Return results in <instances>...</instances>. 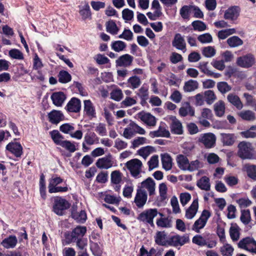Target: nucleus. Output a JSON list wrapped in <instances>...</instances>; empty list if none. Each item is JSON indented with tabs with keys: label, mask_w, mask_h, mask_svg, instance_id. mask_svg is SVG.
Returning a JSON list of instances; mask_svg holds the SVG:
<instances>
[{
	"label": "nucleus",
	"mask_w": 256,
	"mask_h": 256,
	"mask_svg": "<svg viewBox=\"0 0 256 256\" xmlns=\"http://www.w3.org/2000/svg\"><path fill=\"white\" fill-rule=\"evenodd\" d=\"M142 162L137 158L132 159L126 164V166L130 172L132 176L137 178L142 171Z\"/></svg>",
	"instance_id": "nucleus-6"
},
{
	"label": "nucleus",
	"mask_w": 256,
	"mask_h": 256,
	"mask_svg": "<svg viewBox=\"0 0 256 256\" xmlns=\"http://www.w3.org/2000/svg\"><path fill=\"white\" fill-rule=\"evenodd\" d=\"M155 152V148L152 146H148L140 148L138 153L144 158L146 159L150 154Z\"/></svg>",
	"instance_id": "nucleus-36"
},
{
	"label": "nucleus",
	"mask_w": 256,
	"mask_h": 256,
	"mask_svg": "<svg viewBox=\"0 0 256 256\" xmlns=\"http://www.w3.org/2000/svg\"><path fill=\"white\" fill-rule=\"evenodd\" d=\"M221 140L224 146L232 145L236 140V137L232 134L222 133L220 134Z\"/></svg>",
	"instance_id": "nucleus-32"
},
{
	"label": "nucleus",
	"mask_w": 256,
	"mask_h": 256,
	"mask_svg": "<svg viewBox=\"0 0 256 256\" xmlns=\"http://www.w3.org/2000/svg\"><path fill=\"white\" fill-rule=\"evenodd\" d=\"M128 83L130 84V87L132 89H136L140 86L141 84V81L138 76H134L130 77L128 79Z\"/></svg>",
	"instance_id": "nucleus-47"
},
{
	"label": "nucleus",
	"mask_w": 256,
	"mask_h": 256,
	"mask_svg": "<svg viewBox=\"0 0 256 256\" xmlns=\"http://www.w3.org/2000/svg\"><path fill=\"white\" fill-rule=\"evenodd\" d=\"M198 40L202 44L210 43L212 42V36L208 33H206L200 35L198 37Z\"/></svg>",
	"instance_id": "nucleus-62"
},
{
	"label": "nucleus",
	"mask_w": 256,
	"mask_h": 256,
	"mask_svg": "<svg viewBox=\"0 0 256 256\" xmlns=\"http://www.w3.org/2000/svg\"><path fill=\"white\" fill-rule=\"evenodd\" d=\"M192 6H184L180 10V14L184 19H188Z\"/></svg>",
	"instance_id": "nucleus-50"
},
{
	"label": "nucleus",
	"mask_w": 256,
	"mask_h": 256,
	"mask_svg": "<svg viewBox=\"0 0 256 256\" xmlns=\"http://www.w3.org/2000/svg\"><path fill=\"white\" fill-rule=\"evenodd\" d=\"M122 97L123 94L120 89H114L110 92V98L118 102L120 101L122 99Z\"/></svg>",
	"instance_id": "nucleus-52"
},
{
	"label": "nucleus",
	"mask_w": 256,
	"mask_h": 256,
	"mask_svg": "<svg viewBox=\"0 0 256 256\" xmlns=\"http://www.w3.org/2000/svg\"><path fill=\"white\" fill-rule=\"evenodd\" d=\"M210 216V214L208 210H204L200 218L194 222L192 230L199 232L200 230L204 227Z\"/></svg>",
	"instance_id": "nucleus-9"
},
{
	"label": "nucleus",
	"mask_w": 256,
	"mask_h": 256,
	"mask_svg": "<svg viewBox=\"0 0 256 256\" xmlns=\"http://www.w3.org/2000/svg\"><path fill=\"white\" fill-rule=\"evenodd\" d=\"M192 25L193 26L194 29L196 30L203 31L206 28V24L200 20L194 21L192 22Z\"/></svg>",
	"instance_id": "nucleus-57"
},
{
	"label": "nucleus",
	"mask_w": 256,
	"mask_h": 256,
	"mask_svg": "<svg viewBox=\"0 0 256 256\" xmlns=\"http://www.w3.org/2000/svg\"><path fill=\"white\" fill-rule=\"evenodd\" d=\"M241 221L244 224H248L250 220V212L248 210H242Z\"/></svg>",
	"instance_id": "nucleus-58"
},
{
	"label": "nucleus",
	"mask_w": 256,
	"mask_h": 256,
	"mask_svg": "<svg viewBox=\"0 0 256 256\" xmlns=\"http://www.w3.org/2000/svg\"><path fill=\"white\" fill-rule=\"evenodd\" d=\"M86 232L85 226H78L72 230L70 233H65L66 242L67 244L75 242L76 240L82 238Z\"/></svg>",
	"instance_id": "nucleus-3"
},
{
	"label": "nucleus",
	"mask_w": 256,
	"mask_h": 256,
	"mask_svg": "<svg viewBox=\"0 0 256 256\" xmlns=\"http://www.w3.org/2000/svg\"><path fill=\"white\" fill-rule=\"evenodd\" d=\"M210 178L208 177L204 176L198 180L196 184L201 190L208 191L210 189Z\"/></svg>",
	"instance_id": "nucleus-30"
},
{
	"label": "nucleus",
	"mask_w": 256,
	"mask_h": 256,
	"mask_svg": "<svg viewBox=\"0 0 256 256\" xmlns=\"http://www.w3.org/2000/svg\"><path fill=\"white\" fill-rule=\"evenodd\" d=\"M238 154L242 159H251L253 155L252 151L253 148L251 143L246 142H242L238 145Z\"/></svg>",
	"instance_id": "nucleus-5"
},
{
	"label": "nucleus",
	"mask_w": 256,
	"mask_h": 256,
	"mask_svg": "<svg viewBox=\"0 0 256 256\" xmlns=\"http://www.w3.org/2000/svg\"><path fill=\"white\" fill-rule=\"evenodd\" d=\"M122 174L119 170H114L111 173V181L113 184H118L122 180Z\"/></svg>",
	"instance_id": "nucleus-53"
},
{
	"label": "nucleus",
	"mask_w": 256,
	"mask_h": 256,
	"mask_svg": "<svg viewBox=\"0 0 256 256\" xmlns=\"http://www.w3.org/2000/svg\"><path fill=\"white\" fill-rule=\"evenodd\" d=\"M198 86V84L196 80H190L185 82L184 89L185 92H191L197 89Z\"/></svg>",
	"instance_id": "nucleus-41"
},
{
	"label": "nucleus",
	"mask_w": 256,
	"mask_h": 256,
	"mask_svg": "<svg viewBox=\"0 0 256 256\" xmlns=\"http://www.w3.org/2000/svg\"><path fill=\"white\" fill-rule=\"evenodd\" d=\"M50 122L57 124L64 119V115L60 111L53 110L48 114Z\"/></svg>",
	"instance_id": "nucleus-26"
},
{
	"label": "nucleus",
	"mask_w": 256,
	"mask_h": 256,
	"mask_svg": "<svg viewBox=\"0 0 256 256\" xmlns=\"http://www.w3.org/2000/svg\"><path fill=\"white\" fill-rule=\"evenodd\" d=\"M214 110L218 116H222L225 112V105L222 100H219L214 104Z\"/></svg>",
	"instance_id": "nucleus-37"
},
{
	"label": "nucleus",
	"mask_w": 256,
	"mask_h": 256,
	"mask_svg": "<svg viewBox=\"0 0 256 256\" xmlns=\"http://www.w3.org/2000/svg\"><path fill=\"white\" fill-rule=\"evenodd\" d=\"M202 53L206 58H212L216 54V50L210 46L205 47L203 48Z\"/></svg>",
	"instance_id": "nucleus-56"
},
{
	"label": "nucleus",
	"mask_w": 256,
	"mask_h": 256,
	"mask_svg": "<svg viewBox=\"0 0 256 256\" xmlns=\"http://www.w3.org/2000/svg\"><path fill=\"white\" fill-rule=\"evenodd\" d=\"M156 184L154 180L150 178H146L140 184V186L138 188L145 190L146 189L150 196H152L155 194Z\"/></svg>",
	"instance_id": "nucleus-17"
},
{
	"label": "nucleus",
	"mask_w": 256,
	"mask_h": 256,
	"mask_svg": "<svg viewBox=\"0 0 256 256\" xmlns=\"http://www.w3.org/2000/svg\"><path fill=\"white\" fill-rule=\"evenodd\" d=\"M227 99L228 102L234 106L238 110H240L244 106L243 104L238 96L234 94H230L227 96Z\"/></svg>",
	"instance_id": "nucleus-28"
},
{
	"label": "nucleus",
	"mask_w": 256,
	"mask_h": 256,
	"mask_svg": "<svg viewBox=\"0 0 256 256\" xmlns=\"http://www.w3.org/2000/svg\"><path fill=\"white\" fill-rule=\"evenodd\" d=\"M244 168L248 176L253 180H256V166L246 164Z\"/></svg>",
	"instance_id": "nucleus-45"
},
{
	"label": "nucleus",
	"mask_w": 256,
	"mask_h": 256,
	"mask_svg": "<svg viewBox=\"0 0 256 256\" xmlns=\"http://www.w3.org/2000/svg\"><path fill=\"white\" fill-rule=\"evenodd\" d=\"M159 192L162 200H164L166 198V194L168 188L166 184L164 183H162L159 185Z\"/></svg>",
	"instance_id": "nucleus-61"
},
{
	"label": "nucleus",
	"mask_w": 256,
	"mask_h": 256,
	"mask_svg": "<svg viewBox=\"0 0 256 256\" xmlns=\"http://www.w3.org/2000/svg\"><path fill=\"white\" fill-rule=\"evenodd\" d=\"M60 130L62 132L69 134L70 136L72 133L74 131V128L72 124H64L60 126Z\"/></svg>",
	"instance_id": "nucleus-54"
},
{
	"label": "nucleus",
	"mask_w": 256,
	"mask_h": 256,
	"mask_svg": "<svg viewBox=\"0 0 256 256\" xmlns=\"http://www.w3.org/2000/svg\"><path fill=\"white\" fill-rule=\"evenodd\" d=\"M148 194L146 191L142 188H138L134 198V202L138 208H142L146 204Z\"/></svg>",
	"instance_id": "nucleus-14"
},
{
	"label": "nucleus",
	"mask_w": 256,
	"mask_h": 256,
	"mask_svg": "<svg viewBox=\"0 0 256 256\" xmlns=\"http://www.w3.org/2000/svg\"><path fill=\"white\" fill-rule=\"evenodd\" d=\"M156 225L158 227L168 228L172 226V220L168 218H162L158 219L156 222Z\"/></svg>",
	"instance_id": "nucleus-39"
},
{
	"label": "nucleus",
	"mask_w": 256,
	"mask_h": 256,
	"mask_svg": "<svg viewBox=\"0 0 256 256\" xmlns=\"http://www.w3.org/2000/svg\"><path fill=\"white\" fill-rule=\"evenodd\" d=\"M162 162L163 168L166 170H170L172 168V158L168 154H161Z\"/></svg>",
	"instance_id": "nucleus-34"
},
{
	"label": "nucleus",
	"mask_w": 256,
	"mask_h": 256,
	"mask_svg": "<svg viewBox=\"0 0 256 256\" xmlns=\"http://www.w3.org/2000/svg\"><path fill=\"white\" fill-rule=\"evenodd\" d=\"M189 241V237L187 235L180 236L176 234L169 236L167 243V246L174 247L181 246Z\"/></svg>",
	"instance_id": "nucleus-7"
},
{
	"label": "nucleus",
	"mask_w": 256,
	"mask_h": 256,
	"mask_svg": "<svg viewBox=\"0 0 256 256\" xmlns=\"http://www.w3.org/2000/svg\"><path fill=\"white\" fill-rule=\"evenodd\" d=\"M218 88L219 91L222 93H226L231 90V86L227 82H218L217 84Z\"/></svg>",
	"instance_id": "nucleus-55"
},
{
	"label": "nucleus",
	"mask_w": 256,
	"mask_h": 256,
	"mask_svg": "<svg viewBox=\"0 0 256 256\" xmlns=\"http://www.w3.org/2000/svg\"><path fill=\"white\" fill-rule=\"evenodd\" d=\"M66 110L70 112H78L81 109V103L79 99L72 98L68 103Z\"/></svg>",
	"instance_id": "nucleus-16"
},
{
	"label": "nucleus",
	"mask_w": 256,
	"mask_h": 256,
	"mask_svg": "<svg viewBox=\"0 0 256 256\" xmlns=\"http://www.w3.org/2000/svg\"><path fill=\"white\" fill-rule=\"evenodd\" d=\"M18 243V239L15 236H10L5 238L1 242V244L6 248H14Z\"/></svg>",
	"instance_id": "nucleus-27"
},
{
	"label": "nucleus",
	"mask_w": 256,
	"mask_h": 256,
	"mask_svg": "<svg viewBox=\"0 0 256 256\" xmlns=\"http://www.w3.org/2000/svg\"><path fill=\"white\" fill-rule=\"evenodd\" d=\"M84 110L90 117H95V110L90 100H85L84 101Z\"/></svg>",
	"instance_id": "nucleus-35"
},
{
	"label": "nucleus",
	"mask_w": 256,
	"mask_h": 256,
	"mask_svg": "<svg viewBox=\"0 0 256 256\" xmlns=\"http://www.w3.org/2000/svg\"><path fill=\"white\" fill-rule=\"evenodd\" d=\"M130 126L134 130V134H144L146 132L145 130L134 122H130Z\"/></svg>",
	"instance_id": "nucleus-60"
},
{
	"label": "nucleus",
	"mask_w": 256,
	"mask_h": 256,
	"mask_svg": "<svg viewBox=\"0 0 256 256\" xmlns=\"http://www.w3.org/2000/svg\"><path fill=\"white\" fill-rule=\"evenodd\" d=\"M50 134L56 144L61 146L70 152H74L76 150L74 144L70 141L64 140V136L58 130H52L50 132Z\"/></svg>",
	"instance_id": "nucleus-1"
},
{
	"label": "nucleus",
	"mask_w": 256,
	"mask_h": 256,
	"mask_svg": "<svg viewBox=\"0 0 256 256\" xmlns=\"http://www.w3.org/2000/svg\"><path fill=\"white\" fill-rule=\"evenodd\" d=\"M63 182V180L58 176H53L49 180L48 188L58 186Z\"/></svg>",
	"instance_id": "nucleus-64"
},
{
	"label": "nucleus",
	"mask_w": 256,
	"mask_h": 256,
	"mask_svg": "<svg viewBox=\"0 0 256 256\" xmlns=\"http://www.w3.org/2000/svg\"><path fill=\"white\" fill-rule=\"evenodd\" d=\"M156 244L162 246H167L168 236L165 231H158L154 236Z\"/></svg>",
	"instance_id": "nucleus-19"
},
{
	"label": "nucleus",
	"mask_w": 256,
	"mask_h": 256,
	"mask_svg": "<svg viewBox=\"0 0 256 256\" xmlns=\"http://www.w3.org/2000/svg\"><path fill=\"white\" fill-rule=\"evenodd\" d=\"M227 43L231 48H236L242 46L243 41L238 36H232L227 40Z\"/></svg>",
	"instance_id": "nucleus-38"
},
{
	"label": "nucleus",
	"mask_w": 256,
	"mask_h": 256,
	"mask_svg": "<svg viewBox=\"0 0 256 256\" xmlns=\"http://www.w3.org/2000/svg\"><path fill=\"white\" fill-rule=\"evenodd\" d=\"M204 96L206 98V100L208 104H212L214 101L216 100V96L213 90H208L204 92Z\"/></svg>",
	"instance_id": "nucleus-48"
},
{
	"label": "nucleus",
	"mask_w": 256,
	"mask_h": 256,
	"mask_svg": "<svg viewBox=\"0 0 256 256\" xmlns=\"http://www.w3.org/2000/svg\"><path fill=\"white\" fill-rule=\"evenodd\" d=\"M134 60L132 56L129 54H124L120 56L116 60V67L127 68L130 66Z\"/></svg>",
	"instance_id": "nucleus-15"
},
{
	"label": "nucleus",
	"mask_w": 256,
	"mask_h": 256,
	"mask_svg": "<svg viewBox=\"0 0 256 256\" xmlns=\"http://www.w3.org/2000/svg\"><path fill=\"white\" fill-rule=\"evenodd\" d=\"M72 217L80 223L84 222L87 218L86 212L82 210L78 212L76 206H74L72 207Z\"/></svg>",
	"instance_id": "nucleus-20"
},
{
	"label": "nucleus",
	"mask_w": 256,
	"mask_h": 256,
	"mask_svg": "<svg viewBox=\"0 0 256 256\" xmlns=\"http://www.w3.org/2000/svg\"><path fill=\"white\" fill-rule=\"evenodd\" d=\"M126 47V44L120 40L115 41L112 44V48L116 52L123 50Z\"/></svg>",
	"instance_id": "nucleus-51"
},
{
	"label": "nucleus",
	"mask_w": 256,
	"mask_h": 256,
	"mask_svg": "<svg viewBox=\"0 0 256 256\" xmlns=\"http://www.w3.org/2000/svg\"><path fill=\"white\" fill-rule=\"evenodd\" d=\"M238 115L243 120L253 122L256 120L255 113L250 110H244L238 113Z\"/></svg>",
	"instance_id": "nucleus-29"
},
{
	"label": "nucleus",
	"mask_w": 256,
	"mask_h": 256,
	"mask_svg": "<svg viewBox=\"0 0 256 256\" xmlns=\"http://www.w3.org/2000/svg\"><path fill=\"white\" fill-rule=\"evenodd\" d=\"M234 250L231 245L226 244L220 248V252L222 256H232Z\"/></svg>",
	"instance_id": "nucleus-46"
},
{
	"label": "nucleus",
	"mask_w": 256,
	"mask_h": 256,
	"mask_svg": "<svg viewBox=\"0 0 256 256\" xmlns=\"http://www.w3.org/2000/svg\"><path fill=\"white\" fill-rule=\"evenodd\" d=\"M236 33L235 28H228L220 30L218 32V36L220 39L224 40L229 36Z\"/></svg>",
	"instance_id": "nucleus-44"
},
{
	"label": "nucleus",
	"mask_w": 256,
	"mask_h": 256,
	"mask_svg": "<svg viewBox=\"0 0 256 256\" xmlns=\"http://www.w3.org/2000/svg\"><path fill=\"white\" fill-rule=\"evenodd\" d=\"M238 246L256 254V242L252 238L246 237L242 239L238 243Z\"/></svg>",
	"instance_id": "nucleus-8"
},
{
	"label": "nucleus",
	"mask_w": 256,
	"mask_h": 256,
	"mask_svg": "<svg viewBox=\"0 0 256 256\" xmlns=\"http://www.w3.org/2000/svg\"><path fill=\"white\" fill-rule=\"evenodd\" d=\"M236 63L240 67L248 68L254 64L255 58L252 54H248L238 58Z\"/></svg>",
	"instance_id": "nucleus-10"
},
{
	"label": "nucleus",
	"mask_w": 256,
	"mask_h": 256,
	"mask_svg": "<svg viewBox=\"0 0 256 256\" xmlns=\"http://www.w3.org/2000/svg\"><path fill=\"white\" fill-rule=\"evenodd\" d=\"M6 149L13 154L16 157H20L22 153V146L18 142L9 143L6 146Z\"/></svg>",
	"instance_id": "nucleus-21"
},
{
	"label": "nucleus",
	"mask_w": 256,
	"mask_h": 256,
	"mask_svg": "<svg viewBox=\"0 0 256 256\" xmlns=\"http://www.w3.org/2000/svg\"><path fill=\"white\" fill-rule=\"evenodd\" d=\"M137 95L142 101H146L148 97V89L144 86L141 87L138 90Z\"/></svg>",
	"instance_id": "nucleus-59"
},
{
	"label": "nucleus",
	"mask_w": 256,
	"mask_h": 256,
	"mask_svg": "<svg viewBox=\"0 0 256 256\" xmlns=\"http://www.w3.org/2000/svg\"><path fill=\"white\" fill-rule=\"evenodd\" d=\"M230 234L231 238L234 240H237L240 238V234L236 226H232L230 229Z\"/></svg>",
	"instance_id": "nucleus-63"
},
{
	"label": "nucleus",
	"mask_w": 256,
	"mask_h": 256,
	"mask_svg": "<svg viewBox=\"0 0 256 256\" xmlns=\"http://www.w3.org/2000/svg\"><path fill=\"white\" fill-rule=\"evenodd\" d=\"M149 135L151 138L160 136L168 138L170 136V134L168 130L160 126L157 130L150 132Z\"/></svg>",
	"instance_id": "nucleus-33"
},
{
	"label": "nucleus",
	"mask_w": 256,
	"mask_h": 256,
	"mask_svg": "<svg viewBox=\"0 0 256 256\" xmlns=\"http://www.w3.org/2000/svg\"><path fill=\"white\" fill-rule=\"evenodd\" d=\"M71 80V76L66 71H60L58 74V80L61 83H67Z\"/></svg>",
	"instance_id": "nucleus-49"
},
{
	"label": "nucleus",
	"mask_w": 256,
	"mask_h": 256,
	"mask_svg": "<svg viewBox=\"0 0 256 256\" xmlns=\"http://www.w3.org/2000/svg\"><path fill=\"white\" fill-rule=\"evenodd\" d=\"M136 116L144 124L149 126H154L156 125V117L149 112L144 111L137 114Z\"/></svg>",
	"instance_id": "nucleus-11"
},
{
	"label": "nucleus",
	"mask_w": 256,
	"mask_h": 256,
	"mask_svg": "<svg viewBox=\"0 0 256 256\" xmlns=\"http://www.w3.org/2000/svg\"><path fill=\"white\" fill-rule=\"evenodd\" d=\"M240 135L244 138H256V126L254 125L246 130L240 132Z\"/></svg>",
	"instance_id": "nucleus-40"
},
{
	"label": "nucleus",
	"mask_w": 256,
	"mask_h": 256,
	"mask_svg": "<svg viewBox=\"0 0 256 256\" xmlns=\"http://www.w3.org/2000/svg\"><path fill=\"white\" fill-rule=\"evenodd\" d=\"M216 137L212 133L208 132L200 136L199 141L201 142L206 148H211L214 146L216 144Z\"/></svg>",
	"instance_id": "nucleus-13"
},
{
	"label": "nucleus",
	"mask_w": 256,
	"mask_h": 256,
	"mask_svg": "<svg viewBox=\"0 0 256 256\" xmlns=\"http://www.w3.org/2000/svg\"><path fill=\"white\" fill-rule=\"evenodd\" d=\"M66 98V96L62 92H54L51 96V99L52 100L53 104L57 106H61Z\"/></svg>",
	"instance_id": "nucleus-25"
},
{
	"label": "nucleus",
	"mask_w": 256,
	"mask_h": 256,
	"mask_svg": "<svg viewBox=\"0 0 256 256\" xmlns=\"http://www.w3.org/2000/svg\"><path fill=\"white\" fill-rule=\"evenodd\" d=\"M172 45L177 50L186 51V43L183 36L180 34H176L172 42Z\"/></svg>",
	"instance_id": "nucleus-18"
},
{
	"label": "nucleus",
	"mask_w": 256,
	"mask_h": 256,
	"mask_svg": "<svg viewBox=\"0 0 256 256\" xmlns=\"http://www.w3.org/2000/svg\"><path fill=\"white\" fill-rule=\"evenodd\" d=\"M172 122L170 124V130L173 134H182L183 133V128L180 122L175 117L172 118Z\"/></svg>",
	"instance_id": "nucleus-23"
},
{
	"label": "nucleus",
	"mask_w": 256,
	"mask_h": 256,
	"mask_svg": "<svg viewBox=\"0 0 256 256\" xmlns=\"http://www.w3.org/2000/svg\"><path fill=\"white\" fill-rule=\"evenodd\" d=\"M176 162L180 168L183 170H188L190 164L186 156L182 154L178 155L176 158Z\"/></svg>",
	"instance_id": "nucleus-31"
},
{
	"label": "nucleus",
	"mask_w": 256,
	"mask_h": 256,
	"mask_svg": "<svg viewBox=\"0 0 256 256\" xmlns=\"http://www.w3.org/2000/svg\"><path fill=\"white\" fill-rule=\"evenodd\" d=\"M239 16V8L237 6H232L228 8L224 13L226 20H235Z\"/></svg>",
	"instance_id": "nucleus-24"
},
{
	"label": "nucleus",
	"mask_w": 256,
	"mask_h": 256,
	"mask_svg": "<svg viewBox=\"0 0 256 256\" xmlns=\"http://www.w3.org/2000/svg\"><path fill=\"white\" fill-rule=\"evenodd\" d=\"M106 31L112 34H117L119 28L117 26L115 22L112 20H110L106 22Z\"/></svg>",
	"instance_id": "nucleus-43"
},
{
	"label": "nucleus",
	"mask_w": 256,
	"mask_h": 256,
	"mask_svg": "<svg viewBox=\"0 0 256 256\" xmlns=\"http://www.w3.org/2000/svg\"><path fill=\"white\" fill-rule=\"evenodd\" d=\"M158 214L161 216H163V214L158 212L156 208H150L146 210L141 212L138 216V220L140 221L145 223H148L151 226H154V218Z\"/></svg>",
	"instance_id": "nucleus-2"
},
{
	"label": "nucleus",
	"mask_w": 256,
	"mask_h": 256,
	"mask_svg": "<svg viewBox=\"0 0 256 256\" xmlns=\"http://www.w3.org/2000/svg\"><path fill=\"white\" fill-rule=\"evenodd\" d=\"M198 200L196 199L192 202L190 206L186 210V217L190 220L193 218L198 212Z\"/></svg>",
	"instance_id": "nucleus-22"
},
{
	"label": "nucleus",
	"mask_w": 256,
	"mask_h": 256,
	"mask_svg": "<svg viewBox=\"0 0 256 256\" xmlns=\"http://www.w3.org/2000/svg\"><path fill=\"white\" fill-rule=\"evenodd\" d=\"M70 204L68 200L62 197H56L54 199L53 211L58 216L64 214L66 210L70 208Z\"/></svg>",
	"instance_id": "nucleus-4"
},
{
	"label": "nucleus",
	"mask_w": 256,
	"mask_h": 256,
	"mask_svg": "<svg viewBox=\"0 0 256 256\" xmlns=\"http://www.w3.org/2000/svg\"><path fill=\"white\" fill-rule=\"evenodd\" d=\"M114 164V158L110 154H108L104 157L99 158L96 164L98 168L106 170L112 168Z\"/></svg>",
	"instance_id": "nucleus-12"
},
{
	"label": "nucleus",
	"mask_w": 256,
	"mask_h": 256,
	"mask_svg": "<svg viewBox=\"0 0 256 256\" xmlns=\"http://www.w3.org/2000/svg\"><path fill=\"white\" fill-rule=\"evenodd\" d=\"M80 14L84 20L91 18L90 8L88 3L85 2L84 5L80 10Z\"/></svg>",
	"instance_id": "nucleus-42"
}]
</instances>
